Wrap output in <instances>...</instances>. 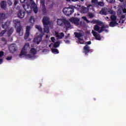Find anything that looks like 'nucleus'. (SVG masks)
I'll list each match as a JSON object with an SVG mask.
<instances>
[{"instance_id":"f257e3e1","label":"nucleus","mask_w":126,"mask_h":126,"mask_svg":"<svg viewBox=\"0 0 126 126\" xmlns=\"http://www.w3.org/2000/svg\"><path fill=\"white\" fill-rule=\"evenodd\" d=\"M30 49V44L29 43H26L21 51V54H19V57L21 58L22 56H27V58H29V59H32V56L30 54H27V53H28V50Z\"/></svg>"},{"instance_id":"f03ea898","label":"nucleus","mask_w":126,"mask_h":126,"mask_svg":"<svg viewBox=\"0 0 126 126\" xmlns=\"http://www.w3.org/2000/svg\"><path fill=\"white\" fill-rule=\"evenodd\" d=\"M50 19L48 17H43L42 22L44 26V33H49L50 32V30L49 29V24H50V21H49Z\"/></svg>"},{"instance_id":"7ed1b4c3","label":"nucleus","mask_w":126,"mask_h":126,"mask_svg":"<svg viewBox=\"0 0 126 126\" xmlns=\"http://www.w3.org/2000/svg\"><path fill=\"white\" fill-rule=\"evenodd\" d=\"M63 12L65 15L67 16H69L74 12V8L73 7H67V8H64L63 9Z\"/></svg>"},{"instance_id":"20e7f679","label":"nucleus","mask_w":126,"mask_h":126,"mask_svg":"<svg viewBox=\"0 0 126 126\" xmlns=\"http://www.w3.org/2000/svg\"><path fill=\"white\" fill-rule=\"evenodd\" d=\"M111 22L109 24L110 27H115L116 25H119V23H117V16L115 15L110 16Z\"/></svg>"},{"instance_id":"39448f33","label":"nucleus","mask_w":126,"mask_h":126,"mask_svg":"<svg viewBox=\"0 0 126 126\" xmlns=\"http://www.w3.org/2000/svg\"><path fill=\"white\" fill-rule=\"evenodd\" d=\"M10 23H11V21L8 20L4 24H2V26H1L2 28L5 30L2 31L0 32V34H1L2 35H3V34H4V33H5L6 31H7V29L8 28V27H9V25H10Z\"/></svg>"},{"instance_id":"423d86ee","label":"nucleus","mask_w":126,"mask_h":126,"mask_svg":"<svg viewBox=\"0 0 126 126\" xmlns=\"http://www.w3.org/2000/svg\"><path fill=\"white\" fill-rule=\"evenodd\" d=\"M44 33H40L39 35H38L37 37H35L33 39V42L35 44H37V45H39L40 44V42L42 41V38H43V36H44Z\"/></svg>"},{"instance_id":"0eeeda50","label":"nucleus","mask_w":126,"mask_h":126,"mask_svg":"<svg viewBox=\"0 0 126 126\" xmlns=\"http://www.w3.org/2000/svg\"><path fill=\"white\" fill-rule=\"evenodd\" d=\"M9 51L10 52L13 54L15 52L17 51V46L15 44H12L9 47Z\"/></svg>"},{"instance_id":"6e6552de","label":"nucleus","mask_w":126,"mask_h":126,"mask_svg":"<svg viewBox=\"0 0 126 126\" xmlns=\"http://www.w3.org/2000/svg\"><path fill=\"white\" fill-rule=\"evenodd\" d=\"M92 33L95 37V40H97L98 41H101V40H102L101 35L99 33H98V32L93 30L92 32Z\"/></svg>"},{"instance_id":"1a4fd4ad","label":"nucleus","mask_w":126,"mask_h":126,"mask_svg":"<svg viewBox=\"0 0 126 126\" xmlns=\"http://www.w3.org/2000/svg\"><path fill=\"white\" fill-rule=\"evenodd\" d=\"M30 30H31V27L28 26L26 27V33L25 34L24 39H28L29 35H30Z\"/></svg>"},{"instance_id":"9d476101","label":"nucleus","mask_w":126,"mask_h":126,"mask_svg":"<svg viewBox=\"0 0 126 126\" xmlns=\"http://www.w3.org/2000/svg\"><path fill=\"white\" fill-rule=\"evenodd\" d=\"M17 16L19 18H24V16H25V12L24 10L22 9L19 10L17 12Z\"/></svg>"},{"instance_id":"9b49d317","label":"nucleus","mask_w":126,"mask_h":126,"mask_svg":"<svg viewBox=\"0 0 126 126\" xmlns=\"http://www.w3.org/2000/svg\"><path fill=\"white\" fill-rule=\"evenodd\" d=\"M40 3L42 5V12L46 14L47 13V9L46 8V5H45V0H40Z\"/></svg>"},{"instance_id":"f8f14e48","label":"nucleus","mask_w":126,"mask_h":126,"mask_svg":"<svg viewBox=\"0 0 126 126\" xmlns=\"http://www.w3.org/2000/svg\"><path fill=\"white\" fill-rule=\"evenodd\" d=\"M108 8L106 7H103L101 9L100 11L99 12V14L102 15H108Z\"/></svg>"},{"instance_id":"ddd939ff","label":"nucleus","mask_w":126,"mask_h":126,"mask_svg":"<svg viewBox=\"0 0 126 126\" xmlns=\"http://www.w3.org/2000/svg\"><path fill=\"white\" fill-rule=\"evenodd\" d=\"M70 21L71 22L74 23V24H76V25H79V19L77 17L71 18L70 19Z\"/></svg>"},{"instance_id":"4468645a","label":"nucleus","mask_w":126,"mask_h":126,"mask_svg":"<svg viewBox=\"0 0 126 126\" xmlns=\"http://www.w3.org/2000/svg\"><path fill=\"white\" fill-rule=\"evenodd\" d=\"M17 33H18L19 36H22L23 35V30H22V27L21 26L17 27Z\"/></svg>"},{"instance_id":"2eb2a0df","label":"nucleus","mask_w":126,"mask_h":126,"mask_svg":"<svg viewBox=\"0 0 126 126\" xmlns=\"http://www.w3.org/2000/svg\"><path fill=\"white\" fill-rule=\"evenodd\" d=\"M0 6L2 9H4V10H6L7 8V5L6 4V1L3 0L1 1Z\"/></svg>"},{"instance_id":"dca6fc26","label":"nucleus","mask_w":126,"mask_h":126,"mask_svg":"<svg viewBox=\"0 0 126 126\" xmlns=\"http://www.w3.org/2000/svg\"><path fill=\"white\" fill-rule=\"evenodd\" d=\"M64 20H65V19L64 18L57 19L58 25H59V26H63Z\"/></svg>"},{"instance_id":"f3484780","label":"nucleus","mask_w":126,"mask_h":126,"mask_svg":"<svg viewBox=\"0 0 126 126\" xmlns=\"http://www.w3.org/2000/svg\"><path fill=\"white\" fill-rule=\"evenodd\" d=\"M13 23H14L16 28H17L19 26H21V23L20 20L18 19H15L13 21Z\"/></svg>"},{"instance_id":"a211bd4d","label":"nucleus","mask_w":126,"mask_h":126,"mask_svg":"<svg viewBox=\"0 0 126 126\" xmlns=\"http://www.w3.org/2000/svg\"><path fill=\"white\" fill-rule=\"evenodd\" d=\"M32 7L34 13H38V7H37V5L35 3L32 4Z\"/></svg>"},{"instance_id":"6ab92c4d","label":"nucleus","mask_w":126,"mask_h":126,"mask_svg":"<svg viewBox=\"0 0 126 126\" xmlns=\"http://www.w3.org/2000/svg\"><path fill=\"white\" fill-rule=\"evenodd\" d=\"M89 11V9L87 7H85L84 6H83L81 9V13H87Z\"/></svg>"},{"instance_id":"aec40b11","label":"nucleus","mask_w":126,"mask_h":126,"mask_svg":"<svg viewBox=\"0 0 126 126\" xmlns=\"http://www.w3.org/2000/svg\"><path fill=\"white\" fill-rule=\"evenodd\" d=\"M64 21V22L63 25L65 26L66 29H68L69 28H70V23H69V22H68V21L66 20V19H65Z\"/></svg>"},{"instance_id":"412c9836","label":"nucleus","mask_w":126,"mask_h":126,"mask_svg":"<svg viewBox=\"0 0 126 126\" xmlns=\"http://www.w3.org/2000/svg\"><path fill=\"white\" fill-rule=\"evenodd\" d=\"M84 51L85 53V55H87L89 52H90V47L88 45H86L84 47Z\"/></svg>"},{"instance_id":"4be33fe9","label":"nucleus","mask_w":126,"mask_h":126,"mask_svg":"<svg viewBox=\"0 0 126 126\" xmlns=\"http://www.w3.org/2000/svg\"><path fill=\"white\" fill-rule=\"evenodd\" d=\"M56 36L58 39H63V37H64V34H63V32H61V34H59L58 32H56Z\"/></svg>"},{"instance_id":"5701e85b","label":"nucleus","mask_w":126,"mask_h":126,"mask_svg":"<svg viewBox=\"0 0 126 126\" xmlns=\"http://www.w3.org/2000/svg\"><path fill=\"white\" fill-rule=\"evenodd\" d=\"M74 35L75 37H76V38H78V39H80V38L83 36V34H82V33H78L76 32H74Z\"/></svg>"},{"instance_id":"b1692460","label":"nucleus","mask_w":126,"mask_h":126,"mask_svg":"<svg viewBox=\"0 0 126 126\" xmlns=\"http://www.w3.org/2000/svg\"><path fill=\"white\" fill-rule=\"evenodd\" d=\"M35 28L40 32V34H44V32H43V29L40 26L37 25H35Z\"/></svg>"},{"instance_id":"393cba45","label":"nucleus","mask_w":126,"mask_h":126,"mask_svg":"<svg viewBox=\"0 0 126 126\" xmlns=\"http://www.w3.org/2000/svg\"><path fill=\"white\" fill-rule=\"evenodd\" d=\"M98 0H92L91 3L94 6H95V7H97L98 5Z\"/></svg>"},{"instance_id":"a878e982","label":"nucleus","mask_w":126,"mask_h":126,"mask_svg":"<svg viewBox=\"0 0 126 126\" xmlns=\"http://www.w3.org/2000/svg\"><path fill=\"white\" fill-rule=\"evenodd\" d=\"M13 28H11L10 29H9L7 31V35L9 37H10L12 33H13Z\"/></svg>"},{"instance_id":"bb28decb","label":"nucleus","mask_w":126,"mask_h":126,"mask_svg":"<svg viewBox=\"0 0 126 126\" xmlns=\"http://www.w3.org/2000/svg\"><path fill=\"white\" fill-rule=\"evenodd\" d=\"M30 53L32 55H36L37 54V50L34 48H32L30 50Z\"/></svg>"},{"instance_id":"cd10ccee","label":"nucleus","mask_w":126,"mask_h":126,"mask_svg":"<svg viewBox=\"0 0 126 126\" xmlns=\"http://www.w3.org/2000/svg\"><path fill=\"white\" fill-rule=\"evenodd\" d=\"M104 5H105V3H104L103 1H98L96 7H99V6L103 7Z\"/></svg>"},{"instance_id":"c85d7f7f","label":"nucleus","mask_w":126,"mask_h":126,"mask_svg":"<svg viewBox=\"0 0 126 126\" xmlns=\"http://www.w3.org/2000/svg\"><path fill=\"white\" fill-rule=\"evenodd\" d=\"M5 14L2 13L1 15H0V22L2 20V19H5Z\"/></svg>"},{"instance_id":"c756f323","label":"nucleus","mask_w":126,"mask_h":126,"mask_svg":"<svg viewBox=\"0 0 126 126\" xmlns=\"http://www.w3.org/2000/svg\"><path fill=\"white\" fill-rule=\"evenodd\" d=\"M94 29L95 31H97L98 32H99V31L100 30V27H99L98 25H94Z\"/></svg>"},{"instance_id":"7c9ffc66","label":"nucleus","mask_w":126,"mask_h":126,"mask_svg":"<svg viewBox=\"0 0 126 126\" xmlns=\"http://www.w3.org/2000/svg\"><path fill=\"white\" fill-rule=\"evenodd\" d=\"M60 41H57L55 42L53 45L54 48H58V47H60Z\"/></svg>"},{"instance_id":"2f4dec72","label":"nucleus","mask_w":126,"mask_h":126,"mask_svg":"<svg viewBox=\"0 0 126 126\" xmlns=\"http://www.w3.org/2000/svg\"><path fill=\"white\" fill-rule=\"evenodd\" d=\"M52 52L53 54H59L60 52H59V50L57 49H51Z\"/></svg>"},{"instance_id":"473e14b6","label":"nucleus","mask_w":126,"mask_h":126,"mask_svg":"<svg viewBox=\"0 0 126 126\" xmlns=\"http://www.w3.org/2000/svg\"><path fill=\"white\" fill-rule=\"evenodd\" d=\"M23 6L25 10H26V12H27V13H31V11H32V9L31 8L30 10H28L26 9V6L25 5H23Z\"/></svg>"},{"instance_id":"72a5a7b5","label":"nucleus","mask_w":126,"mask_h":126,"mask_svg":"<svg viewBox=\"0 0 126 126\" xmlns=\"http://www.w3.org/2000/svg\"><path fill=\"white\" fill-rule=\"evenodd\" d=\"M109 13V14H116V12L115 11H113V10H111L109 8H108V14Z\"/></svg>"},{"instance_id":"f704fd0d","label":"nucleus","mask_w":126,"mask_h":126,"mask_svg":"<svg viewBox=\"0 0 126 126\" xmlns=\"http://www.w3.org/2000/svg\"><path fill=\"white\" fill-rule=\"evenodd\" d=\"M29 21L31 23H34V22H35V19H34V17L33 16H31L30 17V19L29 20Z\"/></svg>"},{"instance_id":"c9c22d12","label":"nucleus","mask_w":126,"mask_h":126,"mask_svg":"<svg viewBox=\"0 0 126 126\" xmlns=\"http://www.w3.org/2000/svg\"><path fill=\"white\" fill-rule=\"evenodd\" d=\"M105 28H106V27H105V26L104 25L102 26L100 30H99V31H98V33H102V32L104 31Z\"/></svg>"},{"instance_id":"e433bc0d","label":"nucleus","mask_w":126,"mask_h":126,"mask_svg":"<svg viewBox=\"0 0 126 126\" xmlns=\"http://www.w3.org/2000/svg\"><path fill=\"white\" fill-rule=\"evenodd\" d=\"M78 42L80 44H86L84 43V40H83V39L78 38Z\"/></svg>"},{"instance_id":"4c0bfd02","label":"nucleus","mask_w":126,"mask_h":126,"mask_svg":"<svg viewBox=\"0 0 126 126\" xmlns=\"http://www.w3.org/2000/svg\"><path fill=\"white\" fill-rule=\"evenodd\" d=\"M106 1L108 2V3H115L116 2V0H106Z\"/></svg>"},{"instance_id":"58836bf2","label":"nucleus","mask_w":126,"mask_h":126,"mask_svg":"<svg viewBox=\"0 0 126 126\" xmlns=\"http://www.w3.org/2000/svg\"><path fill=\"white\" fill-rule=\"evenodd\" d=\"M82 19L85 20V21H86V22H87V23H89L90 22V21H89V20H88V19H87V18L86 16H83L82 17Z\"/></svg>"},{"instance_id":"ea45409f","label":"nucleus","mask_w":126,"mask_h":126,"mask_svg":"<svg viewBox=\"0 0 126 126\" xmlns=\"http://www.w3.org/2000/svg\"><path fill=\"white\" fill-rule=\"evenodd\" d=\"M95 24H97V25H101L103 23L99 20H96L95 21Z\"/></svg>"},{"instance_id":"a19ab883","label":"nucleus","mask_w":126,"mask_h":126,"mask_svg":"<svg viewBox=\"0 0 126 126\" xmlns=\"http://www.w3.org/2000/svg\"><path fill=\"white\" fill-rule=\"evenodd\" d=\"M88 16L90 18H93L94 17V15L92 13H89Z\"/></svg>"},{"instance_id":"79ce46f5","label":"nucleus","mask_w":126,"mask_h":126,"mask_svg":"<svg viewBox=\"0 0 126 126\" xmlns=\"http://www.w3.org/2000/svg\"><path fill=\"white\" fill-rule=\"evenodd\" d=\"M7 2L8 5H9L10 6L11 5H12V2L11 1V0H7Z\"/></svg>"},{"instance_id":"37998d69","label":"nucleus","mask_w":126,"mask_h":126,"mask_svg":"<svg viewBox=\"0 0 126 126\" xmlns=\"http://www.w3.org/2000/svg\"><path fill=\"white\" fill-rule=\"evenodd\" d=\"M4 55V52L3 51H0V58H2V56Z\"/></svg>"},{"instance_id":"c03bdc74","label":"nucleus","mask_w":126,"mask_h":126,"mask_svg":"<svg viewBox=\"0 0 126 126\" xmlns=\"http://www.w3.org/2000/svg\"><path fill=\"white\" fill-rule=\"evenodd\" d=\"M11 59H12V57L10 56V57H8L6 58V60L7 61H10V60H11Z\"/></svg>"},{"instance_id":"a18cd8bd","label":"nucleus","mask_w":126,"mask_h":126,"mask_svg":"<svg viewBox=\"0 0 126 126\" xmlns=\"http://www.w3.org/2000/svg\"><path fill=\"white\" fill-rule=\"evenodd\" d=\"M51 40L52 42H55V41H56V39L54 37H51Z\"/></svg>"},{"instance_id":"49530a36","label":"nucleus","mask_w":126,"mask_h":126,"mask_svg":"<svg viewBox=\"0 0 126 126\" xmlns=\"http://www.w3.org/2000/svg\"><path fill=\"white\" fill-rule=\"evenodd\" d=\"M85 44H87L86 45H91V41H88L85 43Z\"/></svg>"},{"instance_id":"de8ad7c7","label":"nucleus","mask_w":126,"mask_h":126,"mask_svg":"<svg viewBox=\"0 0 126 126\" xmlns=\"http://www.w3.org/2000/svg\"><path fill=\"white\" fill-rule=\"evenodd\" d=\"M126 17V15H122L121 16V19H124V18H125Z\"/></svg>"},{"instance_id":"09e8293b","label":"nucleus","mask_w":126,"mask_h":126,"mask_svg":"<svg viewBox=\"0 0 126 126\" xmlns=\"http://www.w3.org/2000/svg\"><path fill=\"white\" fill-rule=\"evenodd\" d=\"M69 37V34H68L67 36H65V40H67Z\"/></svg>"},{"instance_id":"8fccbe9b","label":"nucleus","mask_w":126,"mask_h":126,"mask_svg":"<svg viewBox=\"0 0 126 126\" xmlns=\"http://www.w3.org/2000/svg\"><path fill=\"white\" fill-rule=\"evenodd\" d=\"M64 42H65V43H66V44H69V43H70V41L68 40H64Z\"/></svg>"},{"instance_id":"3c124183","label":"nucleus","mask_w":126,"mask_h":126,"mask_svg":"<svg viewBox=\"0 0 126 126\" xmlns=\"http://www.w3.org/2000/svg\"><path fill=\"white\" fill-rule=\"evenodd\" d=\"M17 3H18V1H17V0H15L14 2V5H16V4H17Z\"/></svg>"},{"instance_id":"603ef678","label":"nucleus","mask_w":126,"mask_h":126,"mask_svg":"<svg viewBox=\"0 0 126 126\" xmlns=\"http://www.w3.org/2000/svg\"><path fill=\"white\" fill-rule=\"evenodd\" d=\"M25 0H20L21 3H23L25 2Z\"/></svg>"},{"instance_id":"864d4df0","label":"nucleus","mask_w":126,"mask_h":126,"mask_svg":"<svg viewBox=\"0 0 126 126\" xmlns=\"http://www.w3.org/2000/svg\"><path fill=\"white\" fill-rule=\"evenodd\" d=\"M123 13H126V8L123 9Z\"/></svg>"},{"instance_id":"5fc2aeb1","label":"nucleus","mask_w":126,"mask_h":126,"mask_svg":"<svg viewBox=\"0 0 126 126\" xmlns=\"http://www.w3.org/2000/svg\"><path fill=\"white\" fill-rule=\"evenodd\" d=\"M104 31H105V32H106V33H108V32H109V31H108V30H106V28L104 29Z\"/></svg>"},{"instance_id":"6e6d98bb","label":"nucleus","mask_w":126,"mask_h":126,"mask_svg":"<svg viewBox=\"0 0 126 126\" xmlns=\"http://www.w3.org/2000/svg\"><path fill=\"white\" fill-rule=\"evenodd\" d=\"M2 63V59H0V64Z\"/></svg>"},{"instance_id":"4d7b16f0","label":"nucleus","mask_w":126,"mask_h":126,"mask_svg":"<svg viewBox=\"0 0 126 126\" xmlns=\"http://www.w3.org/2000/svg\"><path fill=\"white\" fill-rule=\"evenodd\" d=\"M90 6H92V4H89L87 6V7H90Z\"/></svg>"},{"instance_id":"13d9d810","label":"nucleus","mask_w":126,"mask_h":126,"mask_svg":"<svg viewBox=\"0 0 126 126\" xmlns=\"http://www.w3.org/2000/svg\"><path fill=\"white\" fill-rule=\"evenodd\" d=\"M71 1H77L78 0H71Z\"/></svg>"},{"instance_id":"bf43d9fd","label":"nucleus","mask_w":126,"mask_h":126,"mask_svg":"<svg viewBox=\"0 0 126 126\" xmlns=\"http://www.w3.org/2000/svg\"><path fill=\"white\" fill-rule=\"evenodd\" d=\"M120 1H121V2H123V1H124V0H119Z\"/></svg>"},{"instance_id":"052dcab7","label":"nucleus","mask_w":126,"mask_h":126,"mask_svg":"<svg viewBox=\"0 0 126 126\" xmlns=\"http://www.w3.org/2000/svg\"><path fill=\"white\" fill-rule=\"evenodd\" d=\"M124 5H125V7H126V1L125 2Z\"/></svg>"},{"instance_id":"680f3d73","label":"nucleus","mask_w":126,"mask_h":126,"mask_svg":"<svg viewBox=\"0 0 126 126\" xmlns=\"http://www.w3.org/2000/svg\"><path fill=\"white\" fill-rule=\"evenodd\" d=\"M48 34H47V35H46V38H48Z\"/></svg>"},{"instance_id":"e2e57ef3","label":"nucleus","mask_w":126,"mask_h":126,"mask_svg":"<svg viewBox=\"0 0 126 126\" xmlns=\"http://www.w3.org/2000/svg\"><path fill=\"white\" fill-rule=\"evenodd\" d=\"M66 0V1H70V0Z\"/></svg>"},{"instance_id":"0e129e2a","label":"nucleus","mask_w":126,"mask_h":126,"mask_svg":"<svg viewBox=\"0 0 126 126\" xmlns=\"http://www.w3.org/2000/svg\"><path fill=\"white\" fill-rule=\"evenodd\" d=\"M51 46H52V45H51V44H50V45H49V48H51Z\"/></svg>"},{"instance_id":"69168bd1","label":"nucleus","mask_w":126,"mask_h":126,"mask_svg":"<svg viewBox=\"0 0 126 126\" xmlns=\"http://www.w3.org/2000/svg\"><path fill=\"white\" fill-rule=\"evenodd\" d=\"M4 39V38H2V41H3Z\"/></svg>"},{"instance_id":"338daca9","label":"nucleus","mask_w":126,"mask_h":126,"mask_svg":"<svg viewBox=\"0 0 126 126\" xmlns=\"http://www.w3.org/2000/svg\"><path fill=\"white\" fill-rule=\"evenodd\" d=\"M84 0H81V1H83Z\"/></svg>"},{"instance_id":"774afa93","label":"nucleus","mask_w":126,"mask_h":126,"mask_svg":"<svg viewBox=\"0 0 126 126\" xmlns=\"http://www.w3.org/2000/svg\"><path fill=\"white\" fill-rule=\"evenodd\" d=\"M27 7H28V6H27Z\"/></svg>"}]
</instances>
